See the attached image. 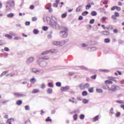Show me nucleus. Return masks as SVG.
I'll return each mask as SVG.
<instances>
[{"label": "nucleus", "instance_id": "nucleus-9", "mask_svg": "<svg viewBox=\"0 0 124 124\" xmlns=\"http://www.w3.org/2000/svg\"><path fill=\"white\" fill-rule=\"evenodd\" d=\"M50 53H55V51L53 49H50L49 50L43 51V52L41 53V55L42 56H45L46 55H47V54H50Z\"/></svg>", "mask_w": 124, "mask_h": 124}, {"label": "nucleus", "instance_id": "nucleus-29", "mask_svg": "<svg viewBox=\"0 0 124 124\" xmlns=\"http://www.w3.org/2000/svg\"><path fill=\"white\" fill-rule=\"evenodd\" d=\"M110 41H111V40L109 38H106L104 39L105 43H109Z\"/></svg>", "mask_w": 124, "mask_h": 124}, {"label": "nucleus", "instance_id": "nucleus-34", "mask_svg": "<svg viewBox=\"0 0 124 124\" xmlns=\"http://www.w3.org/2000/svg\"><path fill=\"white\" fill-rule=\"evenodd\" d=\"M56 87H62V83L60 82H57L56 83Z\"/></svg>", "mask_w": 124, "mask_h": 124}, {"label": "nucleus", "instance_id": "nucleus-12", "mask_svg": "<svg viewBox=\"0 0 124 124\" xmlns=\"http://www.w3.org/2000/svg\"><path fill=\"white\" fill-rule=\"evenodd\" d=\"M51 3H48L47 6L46 7V9L48 10L50 13H52V12H53V9L51 8Z\"/></svg>", "mask_w": 124, "mask_h": 124}, {"label": "nucleus", "instance_id": "nucleus-42", "mask_svg": "<svg viewBox=\"0 0 124 124\" xmlns=\"http://www.w3.org/2000/svg\"><path fill=\"white\" fill-rule=\"evenodd\" d=\"M97 29H98L97 26H96V25L93 26V31H97Z\"/></svg>", "mask_w": 124, "mask_h": 124}, {"label": "nucleus", "instance_id": "nucleus-60", "mask_svg": "<svg viewBox=\"0 0 124 124\" xmlns=\"http://www.w3.org/2000/svg\"><path fill=\"white\" fill-rule=\"evenodd\" d=\"M114 14V16L116 17H120V14H119L118 13L115 12Z\"/></svg>", "mask_w": 124, "mask_h": 124}, {"label": "nucleus", "instance_id": "nucleus-62", "mask_svg": "<svg viewBox=\"0 0 124 124\" xmlns=\"http://www.w3.org/2000/svg\"><path fill=\"white\" fill-rule=\"evenodd\" d=\"M94 23V19H92L90 20V24H93Z\"/></svg>", "mask_w": 124, "mask_h": 124}, {"label": "nucleus", "instance_id": "nucleus-30", "mask_svg": "<svg viewBox=\"0 0 124 124\" xmlns=\"http://www.w3.org/2000/svg\"><path fill=\"white\" fill-rule=\"evenodd\" d=\"M66 16H67V13L66 12L64 14H62V15L61 17L62 19H63V18H65V17H66Z\"/></svg>", "mask_w": 124, "mask_h": 124}, {"label": "nucleus", "instance_id": "nucleus-56", "mask_svg": "<svg viewBox=\"0 0 124 124\" xmlns=\"http://www.w3.org/2000/svg\"><path fill=\"white\" fill-rule=\"evenodd\" d=\"M37 20V17H33L32 18V20L33 22H35Z\"/></svg>", "mask_w": 124, "mask_h": 124}, {"label": "nucleus", "instance_id": "nucleus-55", "mask_svg": "<svg viewBox=\"0 0 124 124\" xmlns=\"http://www.w3.org/2000/svg\"><path fill=\"white\" fill-rule=\"evenodd\" d=\"M48 87H49L50 88H53V87H54V85H53V84L51 83H48Z\"/></svg>", "mask_w": 124, "mask_h": 124}, {"label": "nucleus", "instance_id": "nucleus-37", "mask_svg": "<svg viewBox=\"0 0 124 124\" xmlns=\"http://www.w3.org/2000/svg\"><path fill=\"white\" fill-rule=\"evenodd\" d=\"M96 91L97 93H103V90L100 89H97Z\"/></svg>", "mask_w": 124, "mask_h": 124}, {"label": "nucleus", "instance_id": "nucleus-49", "mask_svg": "<svg viewBox=\"0 0 124 124\" xmlns=\"http://www.w3.org/2000/svg\"><path fill=\"white\" fill-rule=\"evenodd\" d=\"M46 122H52V119H50V117H48L46 120Z\"/></svg>", "mask_w": 124, "mask_h": 124}, {"label": "nucleus", "instance_id": "nucleus-50", "mask_svg": "<svg viewBox=\"0 0 124 124\" xmlns=\"http://www.w3.org/2000/svg\"><path fill=\"white\" fill-rule=\"evenodd\" d=\"M14 39L15 40H19L20 39H21V37L16 36V37H15Z\"/></svg>", "mask_w": 124, "mask_h": 124}, {"label": "nucleus", "instance_id": "nucleus-26", "mask_svg": "<svg viewBox=\"0 0 124 124\" xmlns=\"http://www.w3.org/2000/svg\"><path fill=\"white\" fill-rule=\"evenodd\" d=\"M92 16H96L97 15V13L96 11H93L91 12Z\"/></svg>", "mask_w": 124, "mask_h": 124}, {"label": "nucleus", "instance_id": "nucleus-14", "mask_svg": "<svg viewBox=\"0 0 124 124\" xmlns=\"http://www.w3.org/2000/svg\"><path fill=\"white\" fill-rule=\"evenodd\" d=\"M32 72H33V73H35V74H39L40 70H38L35 68H32Z\"/></svg>", "mask_w": 124, "mask_h": 124}, {"label": "nucleus", "instance_id": "nucleus-52", "mask_svg": "<svg viewBox=\"0 0 124 124\" xmlns=\"http://www.w3.org/2000/svg\"><path fill=\"white\" fill-rule=\"evenodd\" d=\"M7 72H8V71H6L3 72L0 75L1 77L3 76V75H5V74H6V73H7Z\"/></svg>", "mask_w": 124, "mask_h": 124}, {"label": "nucleus", "instance_id": "nucleus-13", "mask_svg": "<svg viewBox=\"0 0 124 124\" xmlns=\"http://www.w3.org/2000/svg\"><path fill=\"white\" fill-rule=\"evenodd\" d=\"M69 88H70V87L68 86L65 87H61V91L62 92H67V91L69 90Z\"/></svg>", "mask_w": 124, "mask_h": 124}, {"label": "nucleus", "instance_id": "nucleus-40", "mask_svg": "<svg viewBox=\"0 0 124 124\" xmlns=\"http://www.w3.org/2000/svg\"><path fill=\"white\" fill-rule=\"evenodd\" d=\"M105 83L106 84H113V82L110 80H106Z\"/></svg>", "mask_w": 124, "mask_h": 124}, {"label": "nucleus", "instance_id": "nucleus-32", "mask_svg": "<svg viewBox=\"0 0 124 124\" xmlns=\"http://www.w3.org/2000/svg\"><path fill=\"white\" fill-rule=\"evenodd\" d=\"M81 6H78V8H77L76 11V12H80V11H81Z\"/></svg>", "mask_w": 124, "mask_h": 124}, {"label": "nucleus", "instance_id": "nucleus-33", "mask_svg": "<svg viewBox=\"0 0 124 124\" xmlns=\"http://www.w3.org/2000/svg\"><path fill=\"white\" fill-rule=\"evenodd\" d=\"M89 14V12L88 11H85L82 13V16H86V15H88Z\"/></svg>", "mask_w": 124, "mask_h": 124}, {"label": "nucleus", "instance_id": "nucleus-36", "mask_svg": "<svg viewBox=\"0 0 124 124\" xmlns=\"http://www.w3.org/2000/svg\"><path fill=\"white\" fill-rule=\"evenodd\" d=\"M22 103V100H18L16 102V104L17 105H18V106H20V105H21Z\"/></svg>", "mask_w": 124, "mask_h": 124}, {"label": "nucleus", "instance_id": "nucleus-38", "mask_svg": "<svg viewBox=\"0 0 124 124\" xmlns=\"http://www.w3.org/2000/svg\"><path fill=\"white\" fill-rule=\"evenodd\" d=\"M83 103H84V104H87V103H89V100L84 99L83 100Z\"/></svg>", "mask_w": 124, "mask_h": 124}, {"label": "nucleus", "instance_id": "nucleus-18", "mask_svg": "<svg viewBox=\"0 0 124 124\" xmlns=\"http://www.w3.org/2000/svg\"><path fill=\"white\" fill-rule=\"evenodd\" d=\"M106 29L108 30V31H110V30H113L114 29V27L112 25H108L106 26Z\"/></svg>", "mask_w": 124, "mask_h": 124}, {"label": "nucleus", "instance_id": "nucleus-25", "mask_svg": "<svg viewBox=\"0 0 124 124\" xmlns=\"http://www.w3.org/2000/svg\"><path fill=\"white\" fill-rule=\"evenodd\" d=\"M99 71L101 72H110V71H109V70H106V69H100L99 70Z\"/></svg>", "mask_w": 124, "mask_h": 124}, {"label": "nucleus", "instance_id": "nucleus-8", "mask_svg": "<svg viewBox=\"0 0 124 124\" xmlns=\"http://www.w3.org/2000/svg\"><path fill=\"white\" fill-rule=\"evenodd\" d=\"M47 64H48V63L44 61H41L39 63V66L42 67L43 68H45V67L47 66Z\"/></svg>", "mask_w": 124, "mask_h": 124}, {"label": "nucleus", "instance_id": "nucleus-45", "mask_svg": "<svg viewBox=\"0 0 124 124\" xmlns=\"http://www.w3.org/2000/svg\"><path fill=\"white\" fill-rule=\"evenodd\" d=\"M69 101H70V102H71L72 103H75V104H77V103H78V102H75L74 101L71 100V99H69Z\"/></svg>", "mask_w": 124, "mask_h": 124}, {"label": "nucleus", "instance_id": "nucleus-28", "mask_svg": "<svg viewBox=\"0 0 124 124\" xmlns=\"http://www.w3.org/2000/svg\"><path fill=\"white\" fill-rule=\"evenodd\" d=\"M99 116L97 115L96 116H95L93 118V122H96V121H98V118H99Z\"/></svg>", "mask_w": 124, "mask_h": 124}, {"label": "nucleus", "instance_id": "nucleus-21", "mask_svg": "<svg viewBox=\"0 0 124 124\" xmlns=\"http://www.w3.org/2000/svg\"><path fill=\"white\" fill-rule=\"evenodd\" d=\"M40 93V91L38 89H33L31 92L32 93Z\"/></svg>", "mask_w": 124, "mask_h": 124}, {"label": "nucleus", "instance_id": "nucleus-54", "mask_svg": "<svg viewBox=\"0 0 124 124\" xmlns=\"http://www.w3.org/2000/svg\"><path fill=\"white\" fill-rule=\"evenodd\" d=\"M43 31H46L48 30V27H46V26H44L43 27Z\"/></svg>", "mask_w": 124, "mask_h": 124}, {"label": "nucleus", "instance_id": "nucleus-4", "mask_svg": "<svg viewBox=\"0 0 124 124\" xmlns=\"http://www.w3.org/2000/svg\"><path fill=\"white\" fill-rule=\"evenodd\" d=\"M64 30L65 31H61L60 33V36L63 38L67 36V31L68 29L67 28H64Z\"/></svg>", "mask_w": 124, "mask_h": 124}, {"label": "nucleus", "instance_id": "nucleus-1", "mask_svg": "<svg viewBox=\"0 0 124 124\" xmlns=\"http://www.w3.org/2000/svg\"><path fill=\"white\" fill-rule=\"evenodd\" d=\"M6 4L7 5L5 6V11L7 12L11 10V8H14V7H15V1L13 0H8L6 2Z\"/></svg>", "mask_w": 124, "mask_h": 124}, {"label": "nucleus", "instance_id": "nucleus-22", "mask_svg": "<svg viewBox=\"0 0 124 124\" xmlns=\"http://www.w3.org/2000/svg\"><path fill=\"white\" fill-rule=\"evenodd\" d=\"M7 17L8 18H13L14 17V14L13 13H10L7 15Z\"/></svg>", "mask_w": 124, "mask_h": 124}, {"label": "nucleus", "instance_id": "nucleus-17", "mask_svg": "<svg viewBox=\"0 0 124 124\" xmlns=\"http://www.w3.org/2000/svg\"><path fill=\"white\" fill-rule=\"evenodd\" d=\"M46 93L48 94H51V93H53V89L51 88L47 89L46 91Z\"/></svg>", "mask_w": 124, "mask_h": 124}, {"label": "nucleus", "instance_id": "nucleus-58", "mask_svg": "<svg viewBox=\"0 0 124 124\" xmlns=\"http://www.w3.org/2000/svg\"><path fill=\"white\" fill-rule=\"evenodd\" d=\"M26 26H30L31 25V22L30 21H27L25 22Z\"/></svg>", "mask_w": 124, "mask_h": 124}, {"label": "nucleus", "instance_id": "nucleus-47", "mask_svg": "<svg viewBox=\"0 0 124 124\" xmlns=\"http://www.w3.org/2000/svg\"><path fill=\"white\" fill-rule=\"evenodd\" d=\"M4 44H5L4 41L0 40V45H4Z\"/></svg>", "mask_w": 124, "mask_h": 124}, {"label": "nucleus", "instance_id": "nucleus-39", "mask_svg": "<svg viewBox=\"0 0 124 124\" xmlns=\"http://www.w3.org/2000/svg\"><path fill=\"white\" fill-rule=\"evenodd\" d=\"M73 118H74V121H77V118H78V115L75 114L73 116Z\"/></svg>", "mask_w": 124, "mask_h": 124}, {"label": "nucleus", "instance_id": "nucleus-35", "mask_svg": "<svg viewBox=\"0 0 124 124\" xmlns=\"http://www.w3.org/2000/svg\"><path fill=\"white\" fill-rule=\"evenodd\" d=\"M82 94L83 96H86V95H88V92L87 91H83Z\"/></svg>", "mask_w": 124, "mask_h": 124}, {"label": "nucleus", "instance_id": "nucleus-63", "mask_svg": "<svg viewBox=\"0 0 124 124\" xmlns=\"http://www.w3.org/2000/svg\"><path fill=\"white\" fill-rule=\"evenodd\" d=\"M91 51H95L96 48L95 47H92L91 48Z\"/></svg>", "mask_w": 124, "mask_h": 124}, {"label": "nucleus", "instance_id": "nucleus-61", "mask_svg": "<svg viewBox=\"0 0 124 124\" xmlns=\"http://www.w3.org/2000/svg\"><path fill=\"white\" fill-rule=\"evenodd\" d=\"M111 18H112L113 20H117V17L115 15L112 16Z\"/></svg>", "mask_w": 124, "mask_h": 124}, {"label": "nucleus", "instance_id": "nucleus-5", "mask_svg": "<svg viewBox=\"0 0 124 124\" xmlns=\"http://www.w3.org/2000/svg\"><path fill=\"white\" fill-rule=\"evenodd\" d=\"M108 92L109 93H112V92H115L116 90H119V86H116V85H112L111 87V88H110V87H109V86L108 87Z\"/></svg>", "mask_w": 124, "mask_h": 124}, {"label": "nucleus", "instance_id": "nucleus-64", "mask_svg": "<svg viewBox=\"0 0 124 124\" xmlns=\"http://www.w3.org/2000/svg\"><path fill=\"white\" fill-rule=\"evenodd\" d=\"M78 20L79 21H82V20H83V16H80L79 17H78Z\"/></svg>", "mask_w": 124, "mask_h": 124}, {"label": "nucleus", "instance_id": "nucleus-44", "mask_svg": "<svg viewBox=\"0 0 124 124\" xmlns=\"http://www.w3.org/2000/svg\"><path fill=\"white\" fill-rule=\"evenodd\" d=\"M114 78H115V77H108V80H110V81H113Z\"/></svg>", "mask_w": 124, "mask_h": 124}, {"label": "nucleus", "instance_id": "nucleus-23", "mask_svg": "<svg viewBox=\"0 0 124 124\" xmlns=\"http://www.w3.org/2000/svg\"><path fill=\"white\" fill-rule=\"evenodd\" d=\"M116 103H118V104H124V101L121 100H117L116 101Z\"/></svg>", "mask_w": 124, "mask_h": 124}, {"label": "nucleus", "instance_id": "nucleus-11", "mask_svg": "<svg viewBox=\"0 0 124 124\" xmlns=\"http://www.w3.org/2000/svg\"><path fill=\"white\" fill-rule=\"evenodd\" d=\"M101 34L104 36H108V35H110V32L107 31H104L101 32Z\"/></svg>", "mask_w": 124, "mask_h": 124}, {"label": "nucleus", "instance_id": "nucleus-27", "mask_svg": "<svg viewBox=\"0 0 124 124\" xmlns=\"http://www.w3.org/2000/svg\"><path fill=\"white\" fill-rule=\"evenodd\" d=\"M5 37H7V38H9V39H12L13 38V37L9 34H6L5 35Z\"/></svg>", "mask_w": 124, "mask_h": 124}, {"label": "nucleus", "instance_id": "nucleus-2", "mask_svg": "<svg viewBox=\"0 0 124 124\" xmlns=\"http://www.w3.org/2000/svg\"><path fill=\"white\" fill-rule=\"evenodd\" d=\"M49 25L51 28L53 29H55V30H60L61 29V26L59 25L57 22L53 21L52 22L51 20L49 21Z\"/></svg>", "mask_w": 124, "mask_h": 124}, {"label": "nucleus", "instance_id": "nucleus-57", "mask_svg": "<svg viewBox=\"0 0 124 124\" xmlns=\"http://www.w3.org/2000/svg\"><path fill=\"white\" fill-rule=\"evenodd\" d=\"M113 32L114 33H118V32H119V31L118 30V29H115L113 30Z\"/></svg>", "mask_w": 124, "mask_h": 124}, {"label": "nucleus", "instance_id": "nucleus-10", "mask_svg": "<svg viewBox=\"0 0 124 124\" xmlns=\"http://www.w3.org/2000/svg\"><path fill=\"white\" fill-rule=\"evenodd\" d=\"M14 95L15 96H17V97H23L24 96H26V94H21L18 92H15L13 93Z\"/></svg>", "mask_w": 124, "mask_h": 124}, {"label": "nucleus", "instance_id": "nucleus-7", "mask_svg": "<svg viewBox=\"0 0 124 124\" xmlns=\"http://www.w3.org/2000/svg\"><path fill=\"white\" fill-rule=\"evenodd\" d=\"M33 62H34V57H30L26 60V63L27 64H31Z\"/></svg>", "mask_w": 124, "mask_h": 124}, {"label": "nucleus", "instance_id": "nucleus-24", "mask_svg": "<svg viewBox=\"0 0 124 124\" xmlns=\"http://www.w3.org/2000/svg\"><path fill=\"white\" fill-rule=\"evenodd\" d=\"M91 7H92V5L91 4H89L86 6L85 8L86 10H89Z\"/></svg>", "mask_w": 124, "mask_h": 124}, {"label": "nucleus", "instance_id": "nucleus-53", "mask_svg": "<svg viewBox=\"0 0 124 124\" xmlns=\"http://www.w3.org/2000/svg\"><path fill=\"white\" fill-rule=\"evenodd\" d=\"M25 110H27L28 111L30 110V106H26L25 107Z\"/></svg>", "mask_w": 124, "mask_h": 124}, {"label": "nucleus", "instance_id": "nucleus-41", "mask_svg": "<svg viewBox=\"0 0 124 124\" xmlns=\"http://www.w3.org/2000/svg\"><path fill=\"white\" fill-rule=\"evenodd\" d=\"M79 118H80V119H81V120H84V119H85V115L81 114L79 116Z\"/></svg>", "mask_w": 124, "mask_h": 124}, {"label": "nucleus", "instance_id": "nucleus-46", "mask_svg": "<svg viewBox=\"0 0 124 124\" xmlns=\"http://www.w3.org/2000/svg\"><path fill=\"white\" fill-rule=\"evenodd\" d=\"M116 117H117V118H119V117H120L121 116V112H118L116 113L115 114Z\"/></svg>", "mask_w": 124, "mask_h": 124}, {"label": "nucleus", "instance_id": "nucleus-3", "mask_svg": "<svg viewBox=\"0 0 124 124\" xmlns=\"http://www.w3.org/2000/svg\"><path fill=\"white\" fill-rule=\"evenodd\" d=\"M65 43H66V42L64 40L61 41H55L54 42H53L54 45H55V46H59V47H61L64 45Z\"/></svg>", "mask_w": 124, "mask_h": 124}, {"label": "nucleus", "instance_id": "nucleus-19", "mask_svg": "<svg viewBox=\"0 0 124 124\" xmlns=\"http://www.w3.org/2000/svg\"><path fill=\"white\" fill-rule=\"evenodd\" d=\"M30 82H31V84H34V83H35V82H36V79H35L34 78H31Z\"/></svg>", "mask_w": 124, "mask_h": 124}, {"label": "nucleus", "instance_id": "nucleus-48", "mask_svg": "<svg viewBox=\"0 0 124 124\" xmlns=\"http://www.w3.org/2000/svg\"><path fill=\"white\" fill-rule=\"evenodd\" d=\"M80 68H81V69H83L84 70H86L87 69H88V68H87L84 66H81L80 67Z\"/></svg>", "mask_w": 124, "mask_h": 124}, {"label": "nucleus", "instance_id": "nucleus-6", "mask_svg": "<svg viewBox=\"0 0 124 124\" xmlns=\"http://www.w3.org/2000/svg\"><path fill=\"white\" fill-rule=\"evenodd\" d=\"M89 87H90V84L89 83H86V84L81 83L79 85V89L80 90H85V89H88Z\"/></svg>", "mask_w": 124, "mask_h": 124}, {"label": "nucleus", "instance_id": "nucleus-51", "mask_svg": "<svg viewBox=\"0 0 124 124\" xmlns=\"http://www.w3.org/2000/svg\"><path fill=\"white\" fill-rule=\"evenodd\" d=\"M88 91L89 93H93V88H89Z\"/></svg>", "mask_w": 124, "mask_h": 124}, {"label": "nucleus", "instance_id": "nucleus-15", "mask_svg": "<svg viewBox=\"0 0 124 124\" xmlns=\"http://www.w3.org/2000/svg\"><path fill=\"white\" fill-rule=\"evenodd\" d=\"M56 3H53V7H58V4L60 3V0H56Z\"/></svg>", "mask_w": 124, "mask_h": 124}, {"label": "nucleus", "instance_id": "nucleus-43", "mask_svg": "<svg viewBox=\"0 0 124 124\" xmlns=\"http://www.w3.org/2000/svg\"><path fill=\"white\" fill-rule=\"evenodd\" d=\"M10 34H11V35H13V36H15V35H17L16 33H15L13 31L10 32Z\"/></svg>", "mask_w": 124, "mask_h": 124}, {"label": "nucleus", "instance_id": "nucleus-59", "mask_svg": "<svg viewBox=\"0 0 124 124\" xmlns=\"http://www.w3.org/2000/svg\"><path fill=\"white\" fill-rule=\"evenodd\" d=\"M41 88V89H45L46 88V85L44 84H42Z\"/></svg>", "mask_w": 124, "mask_h": 124}, {"label": "nucleus", "instance_id": "nucleus-16", "mask_svg": "<svg viewBox=\"0 0 124 124\" xmlns=\"http://www.w3.org/2000/svg\"><path fill=\"white\" fill-rule=\"evenodd\" d=\"M40 60H45L46 61H48V60H50V58H49V56H43L40 58Z\"/></svg>", "mask_w": 124, "mask_h": 124}, {"label": "nucleus", "instance_id": "nucleus-20", "mask_svg": "<svg viewBox=\"0 0 124 124\" xmlns=\"http://www.w3.org/2000/svg\"><path fill=\"white\" fill-rule=\"evenodd\" d=\"M14 119L13 118L9 119H8V120L7 121V124H12L11 122H14Z\"/></svg>", "mask_w": 124, "mask_h": 124}, {"label": "nucleus", "instance_id": "nucleus-31", "mask_svg": "<svg viewBox=\"0 0 124 124\" xmlns=\"http://www.w3.org/2000/svg\"><path fill=\"white\" fill-rule=\"evenodd\" d=\"M33 31L34 34H38L39 33V31L36 29H34Z\"/></svg>", "mask_w": 124, "mask_h": 124}]
</instances>
